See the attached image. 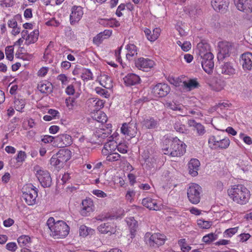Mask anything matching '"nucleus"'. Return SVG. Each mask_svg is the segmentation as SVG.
<instances>
[{
	"instance_id": "nucleus-1",
	"label": "nucleus",
	"mask_w": 252,
	"mask_h": 252,
	"mask_svg": "<svg viewBox=\"0 0 252 252\" xmlns=\"http://www.w3.org/2000/svg\"><path fill=\"white\" fill-rule=\"evenodd\" d=\"M44 231L50 233L55 239L65 237L69 232V227L63 220L55 222L53 217H50L47 221Z\"/></svg>"
},
{
	"instance_id": "nucleus-2",
	"label": "nucleus",
	"mask_w": 252,
	"mask_h": 252,
	"mask_svg": "<svg viewBox=\"0 0 252 252\" xmlns=\"http://www.w3.org/2000/svg\"><path fill=\"white\" fill-rule=\"evenodd\" d=\"M164 143L165 145L163 146L162 150L165 155L178 157L183 155L186 152V144L177 137L173 140L166 139Z\"/></svg>"
},
{
	"instance_id": "nucleus-3",
	"label": "nucleus",
	"mask_w": 252,
	"mask_h": 252,
	"mask_svg": "<svg viewBox=\"0 0 252 252\" xmlns=\"http://www.w3.org/2000/svg\"><path fill=\"white\" fill-rule=\"evenodd\" d=\"M230 197L235 202L245 204L250 197L249 190L243 185H235L228 190Z\"/></svg>"
},
{
	"instance_id": "nucleus-4",
	"label": "nucleus",
	"mask_w": 252,
	"mask_h": 252,
	"mask_svg": "<svg viewBox=\"0 0 252 252\" xmlns=\"http://www.w3.org/2000/svg\"><path fill=\"white\" fill-rule=\"evenodd\" d=\"M35 174L39 181L40 184L43 188H49L52 185V179L49 172L44 170L40 166L36 165L34 167Z\"/></svg>"
},
{
	"instance_id": "nucleus-5",
	"label": "nucleus",
	"mask_w": 252,
	"mask_h": 252,
	"mask_svg": "<svg viewBox=\"0 0 252 252\" xmlns=\"http://www.w3.org/2000/svg\"><path fill=\"white\" fill-rule=\"evenodd\" d=\"M202 188L198 185L191 183L188 189L187 195L189 201L192 204L198 203L200 200Z\"/></svg>"
},
{
	"instance_id": "nucleus-6",
	"label": "nucleus",
	"mask_w": 252,
	"mask_h": 252,
	"mask_svg": "<svg viewBox=\"0 0 252 252\" xmlns=\"http://www.w3.org/2000/svg\"><path fill=\"white\" fill-rule=\"evenodd\" d=\"M147 243L150 247H158L163 245L166 240V237L163 234L156 233L151 234L150 233H147L145 235V239Z\"/></svg>"
},
{
	"instance_id": "nucleus-7",
	"label": "nucleus",
	"mask_w": 252,
	"mask_h": 252,
	"mask_svg": "<svg viewBox=\"0 0 252 252\" xmlns=\"http://www.w3.org/2000/svg\"><path fill=\"white\" fill-rule=\"evenodd\" d=\"M23 192L22 197L29 205H32L35 203L37 196L38 189L32 184H30Z\"/></svg>"
},
{
	"instance_id": "nucleus-8",
	"label": "nucleus",
	"mask_w": 252,
	"mask_h": 252,
	"mask_svg": "<svg viewBox=\"0 0 252 252\" xmlns=\"http://www.w3.org/2000/svg\"><path fill=\"white\" fill-rule=\"evenodd\" d=\"M237 9L252 16V0H234Z\"/></svg>"
},
{
	"instance_id": "nucleus-9",
	"label": "nucleus",
	"mask_w": 252,
	"mask_h": 252,
	"mask_svg": "<svg viewBox=\"0 0 252 252\" xmlns=\"http://www.w3.org/2000/svg\"><path fill=\"white\" fill-rule=\"evenodd\" d=\"M202 59L201 64L204 70L208 74L212 72L214 66V56L212 53H208L204 56L200 57Z\"/></svg>"
},
{
	"instance_id": "nucleus-10",
	"label": "nucleus",
	"mask_w": 252,
	"mask_h": 252,
	"mask_svg": "<svg viewBox=\"0 0 252 252\" xmlns=\"http://www.w3.org/2000/svg\"><path fill=\"white\" fill-rule=\"evenodd\" d=\"M218 47L219 48L218 58L220 59L228 57L233 49V44L227 41L219 42Z\"/></svg>"
},
{
	"instance_id": "nucleus-11",
	"label": "nucleus",
	"mask_w": 252,
	"mask_h": 252,
	"mask_svg": "<svg viewBox=\"0 0 252 252\" xmlns=\"http://www.w3.org/2000/svg\"><path fill=\"white\" fill-rule=\"evenodd\" d=\"M152 92L155 96L162 97L170 93V87L167 84L158 83L153 88Z\"/></svg>"
},
{
	"instance_id": "nucleus-12",
	"label": "nucleus",
	"mask_w": 252,
	"mask_h": 252,
	"mask_svg": "<svg viewBox=\"0 0 252 252\" xmlns=\"http://www.w3.org/2000/svg\"><path fill=\"white\" fill-rule=\"evenodd\" d=\"M121 132L124 135L130 138L134 137L137 133V124L135 123L130 122L128 124L124 123L121 128Z\"/></svg>"
},
{
	"instance_id": "nucleus-13",
	"label": "nucleus",
	"mask_w": 252,
	"mask_h": 252,
	"mask_svg": "<svg viewBox=\"0 0 252 252\" xmlns=\"http://www.w3.org/2000/svg\"><path fill=\"white\" fill-rule=\"evenodd\" d=\"M72 142L71 136L67 134H61L56 137L55 146L58 147H66L71 145Z\"/></svg>"
},
{
	"instance_id": "nucleus-14",
	"label": "nucleus",
	"mask_w": 252,
	"mask_h": 252,
	"mask_svg": "<svg viewBox=\"0 0 252 252\" xmlns=\"http://www.w3.org/2000/svg\"><path fill=\"white\" fill-rule=\"evenodd\" d=\"M135 64L138 69L147 71L153 67L154 62L147 58H140L135 61Z\"/></svg>"
},
{
	"instance_id": "nucleus-15",
	"label": "nucleus",
	"mask_w": 252,
	"mask_h": 252,
	"mask_svg": "<svg viewBox=\"0 0 252 252\" xmlns=\"http://www.w3.org/2000/svg\"><path fill=\"white\" fill-rule=\"evenodd\" d=\"M240 63L245 70H251L252 69V53L246 52L242 54Z\"/></svg>"
},
{
	"instance_id": "nucleus-16",
	"label": "nucleus",
	"mask_w": 252,
	"mask_h": 252,
	"mask_svg": "<svg viewBox=\"0 0 252 252\" xmlns=\"http://www.w3.org/2000/svg\"><path fill=\"white\" fill-rule=\"evenodd\" d=\"M229 3V0H212L211 4L214 10L219 12H225Z\"/></svg>"
},
{
	"instance_id": "nucleus-17",
	"label": "nucleus",
	"mask_w": 252,
	"mask_h": 252,
	"mask_svg": "<svg viewBox=\"0 0 252 252\" xmlns=\"http://www.w3.org/2000/svg\"><path fill=\"white\" fill-rule=\"evenodd\" d=\"M83 15V11L81 6H74L72 8V12L70 15V24L74 23L80 21Z\"/></svg>"
},
{
	"instance_id": "nucleus-18",
	"label": "nucleus",
	"mask_w": 252,
	"mask_h": 252,
	"mask_svg": "<svg viewBox=\"0 0 252 252\" xmlns=\"http://www.w3.org/2000/svg\"><path fill=\"white\" fill-rule=\"evenodd\" d=\"M125 84L126 86H131L140 83V77L134 73H128L124 78Z\"/></svg>"
},
{
	"instance_id": "nucleus-19",
	"label": "nucleus",
	"mask_w": 252,
	"mask_h": 252,
	"mask_svg": "<svg viewBox=\"0 0 252 252\" xmlns=\"http://www.w3.org/2000/svg\"><path fill=\"white\" fill-rule=\"evenodd\" d=\"M199 161L196 159H191L188 164V168L189 173L193 177L196 176L198 175V170L200 166Z\"/></svg>"
},
{
	"instance_id": "nucleus-20",
	"label": "nucleus",
	"mask_w": 252,
	"mask_h": 252,
	"mask_svg": "<svg viewBox=\"0 0 252 252\" xmlns=\"http://www.w3.org/2000/svg\"><path fill=\"white\" fill-rule=\"evenodd\" d=\"M142 204L150 210L157 211L160 209V207L157 205V201L150 197L143 199Z\"/></svg>"
},
{
	"instance_id": "nucleus-21",
	"label": "nucleus",
	"mask_w": 252,
	"mask_h": 252,
	"mask_svg": "<svg viewBox=\"0 0 252 252\" xmlns=\"http://www.w3.org/2000/svg\"><path fill=\"white\" fill-rule=\"evenodd\" d=\"M220 69L221 73L227 75H233L236 73L235 69L232 64L229 62L224 63Z\"/></svg>"
},
{
	"instance_id": "nucleus-22",
	"label": "nucleus",
	"mask_w": 252,
	"mask_h": 252,
	"mask_svg": "<svg viewBox=\"0 0 252 252\" xmlns=\"http://www.w3.org/2000/svg\"><path fill=\"white\" fill-rule=\"evenodd\" d=\"M141 123L142 126L147 129H154L157 127L158 121L154 118L149 116L144 118Z\"/></svg>"
},
{
	"instance_id": "nucleus-23",
	"label": "nucleus",
	"mask_w": 252,
	"mask_h": 252,
	"mask_svg": "<svg viewBox=\"0 0 252 252\" xmlns=\"http://www.w3.org/2000/svg\"><path fill=\"white\" fill-rule=\"evenodd\" d=\"M56 155L59 158V160L60 161V162H62L63 165L71 158V152L67 149H61Z\"/></svg>"
},
{
	"instance_id": "nucleus-24",
	"label": "nucleus",
	"mask_w": 252,
	"mask_h": 252,
	"mask_svg": "<svg viewBox=\"0 0 252 252\" xmlns=\"http://www.w3.org/2000/svg\"><path fill=\"white\" fill-rule=\"evenodd\" d=\"M37 88L42 93L48 94L52 91V84L46 81L39 82L38 84Z\"/></svg>"
},
{
	"instance_id": "nucleus-25",
	"label": "nucleus",
	"mask_w": 252,
	"mask_h": 252,
	"mask_svg": "<svg viewBox=\"0 0 252 252\" xmlns=\"http://www.w3.org/2000/svg\"><path fill=\"white\" fill-rule=\"evenodd\" d=\"M197 47L198 50V54L200 57L204 56L208 53H211L210 51V46L207 43H199Z\"/></svg>"
},
{
	"instance_id": "nucleus-26",
	"label": "nucleus",
	"mask_w": 252,
	"mask_h": 252,
	"mask_svg": "<svg viewBox=\"0 0 252 252\" xmlns=\"http://www.w3.org/2000/svg\"><path fill=\"white\" fill-rule=\"evenodd\" d=\"M39 32L38 30H34L29 34L25 38L26 45H30L35 42L38 37Z\"/></svg>"
},
{
	"instance_id": "nucleus-27",
	"label": "nucleus",
	"mask_w": 252,
	"mask_h": 252,
	"mask_svg": "<svg viewBox=\"0 0 252 252\" xmlns=\"http://www.w3.org/2000/svg\"><path fill=\"white\" fill-rule=\"evenodd\" d=\"M126 222L129 226L131 235H134L138 226L137 221L133 218H129L126 219Z\"/></svg>"
},
{
	"instance_id": "nucleus-28",
	"label": "nucleus",
	"mask_w": 252,
	"mask_h": 252,
	"mask_svg": "<svg viewBox=\"0 0 252 252\" xmlns=\"http://www.w3.org/2000/svg\"><path fill=\"white\" fill-rule=\"evenodd\" d=\"M183 87L188 89V91L197 88L199 86V83L195 79H190L188 82L184 81L183 83Z\"/></svg>"
},
{
	"instance_id": "nucleus-29",
	"label": "nucleus",
	"mask_w": 252,
	"mask_h": 252,
	"mask_svg": "<svg viewBox=\"0 0 252 252\" xmlns=\"http://www.w3.org/2000/svg\"><path fill=\"white\" fill-rule=\"evenodd\" d=\"M126 49L128 53L126 55V57L128 60H131V58L137 54L136 47L134 44H128L126 46Z\"/></svg>"
},
{
	"instance_id": "nucleus-30",
	"label": "nucleus",
	"mask_w": 252,
	"mask_h": 252,
	"mask_svg": "<svg viewBox=\"0 0 252 252\" xmlns=\"http://www.w3.org/2000/svg\"><path fill=\"white\" fill-rule=\"evenodd\" d=\"M93 119L97 122L103 124L107 121V116L106 114L102 111H97L93 117Z\"/></svg>"
},
{
	"instance_id": "nucleus-31",
	"label": "nucleus",
	"mask_w": 252,
	"mask_h": 252,
	"mask_svg": "<svg viewBox=\"0 0 252 252\" xmlns=\"http://www.w3.org/2000/svg\"><path fill=\"white\" fill-rule=\"evenodd\" d=\"M26 102L25 99L21 98H16L14 101V107L17 111H20L24 108Z\"/></svg>"
},
{
	"instance_id": "nucleus-32",
	"label": "nucleus",
	"mask_w": 252,
	"mask_h": 252,
	"mask_svg": "<svg viewBox=\"0 0 252 252\" xmlns=\"http://www.w3.org/2000/svg\"><path fill=\"white\" fill-rule=\"evenodd\" d=\"M98 231L101 233L106 234L108 232L112 233V227L108 223L101 224L97 228Z\"/></svg>"
},
{
	"instance_id": "nucleus-33",
	"label": "nucleus",
	"mask_w": 252,
	"mask_h": 252,
	"mask_svg": "<svg viewBox=\"0 0 252 252\" xmlns=\"http://www.w3.org/2000/svg\"><path fill=\"white\" fill-rule=\"evenodd\" d=\"M218 236L213 233L208 234L204 236L202 238L203 242L206 244H209L217 239Z\"/></svg>"
},
{
	"instance_id": "nucleus-34",
	"label": "nucleus",
	"mask_w": 252,
	"mask_h": 252,
	"mask_svg": "<svg viewBox=\"0 0 252 252\" xmlns=\"http://www.w3.org/2000/svg\"><path fill=\"white\" fill-rule=\"evenodd\" d=\"M94 230L91 228H89L84 225H82L80 227L79 233L80 236H86L90 234L93 233Z\"/></svg>"
},
{
	"instance_id": "nucleus-35",
	"label": "nucleus",
	"mask_w": 252,
	"mask_h": 252,
	"mask_svg": "<svg viewBox=\"0 0 252 252\" xmlns=\"http://www.w3.org/2000/svg\"><path fill=\"white\" fill-rule=\"evenodd\" d=\"M117 143L114 140H111L104 144V149L109 153H112L115 149Z\"/></svg>"
},
{
	"instance_id": "nucleus-36",
	"label": "nucleus",
	"mask_w": 252,
	"mask_h": 252,
	"mask_svg": "<svg viewBox=\"0 0 252 252\" xmlns=\"http://www.w3.org/2000/svg\"><path fill=\"white\" fill-rule=\"evenodd\" d=\"M30 238L27 235H23L18 238L17 241L19 245L22 247L27 246L30 242Z\"/></svg>"
},
{
	"instance_id": "nucleus-37",
	"label": "nucleus",
	"mask_w": 252,
	"mask_h": 252,
	"mask_svg": "<svg viewBox=\"0 0 252 252\" xmlns=\"http://www.w3.org/2000/svg\"><path fill=\"white\" fill-rule=\"evenodd\" d=\"M81 77L84 81H88L93 79V73L89 69H84Z\"/></svg>"
},
{
	"instance_id": "nucleus-38",
	"label": "nucleus",
	"mask_w": 252,
	"mask_h": 252,
	"mask_svg": "<svg viewBox=\"0 0 252 252\" xmlns=\"http://www.w3.org/2000/svg\"><path fill=\"white\" fill-rule=\"evenodd\" d=\"M198 226L202 229H208L212 225V222L200 219L197 220Z\"/></svg>"
},
{
	"instance_id": "nucleus-39",
	"label": "nucleus",
	"mask_w": 252,
	"mask_h": 252,
	"mask_svg": "<svg viewBox=\"0 0 252 252\" xmlns=\"http://www.w3.org/2000/svg\"><path fill=\"white\" fill-rule=\"evenodd\" d=\"M230 144V140L228 138H225L222 139H219L217 148L226 149Z\"/></svg>"
},
{
	"instance_id": "nucleus-40",
	"label": "nucleus",
	"mask_w": 252,
	"mask_h": 252,
	"mask_svg": "<svg viewBox=\"0 0 252 252\" xmlns=\"http://www.w3.org/2000/svg\"><path fill=\"white\" fill-rule=\"evenodd\" d=\"M6 58L9 61H12L14 58L13 52L14 50L13 46H9L5 48V50Z\"/></svg>"
},
{
	"instance_id": "nucleus-41",
	"label": "nucleus",
	"mask_w": 252,
	"mask_h": 252,
	"mask_svg": "<svg viewBox=\"0 0 252 252\" xmlns=\"http://www.w3.org/2000/svg\"><path fill=\"white\" fill-rule=\"evenodd\" d=\"M59 158L58 157L56 154L54 155L50 159V164L56 167L60 168L63 166L62 162L59 160Z\"/></svg>"
},
{
	"instance_id": "nucleus-42",
	"label": "nucleus",
	"mask_w": 252,
	"mask_h": 252,
	"mask_svg": "<svg viewBox=\"0 0 252 252\" xmlns=\"http://www.w3.org/2000/svg\"><path fill=\"white\" fill-rule=\"evenodd\" d=\"M238 230V227L227 229L224 232L223 236L224 237H231L237 232Z\"/></svg>"
},
{
	"instance_id": "nucleus-43",
	"label": "nucleus",
	"mask_w": 252,
	"mask_h": 252,
	"mask_svg": "<svg viewBox=\"0 0 252 252\" xmlns=\"http://www.w3.org/2000/svg\"><path fill=\"white\" fill-rule=\"evenodd\" d=\"M92 211L93 207H91L90 206H82L80 213L83 216H89Z\"/></svg>"
},
{
	"instance_id": "nucleus-44",
	"label": "nucleus",
	"mask_w": 252,
	"mask_h": 252,
	"mask_svg": "<svg viewBox=\"0 0 252 252\" xmlns=\"http://www.w3.org/2000/svg\"><path fill=\"white\" fill-rule=\"evenodd\" d=\"M166 106L167 108L174 111H180L181 110V107H180V105L176 104L174 102H167L166 103Z\"/></svg>"
},
{
	"instance_id": "nucleus-45",
	"label": "nucleus",
	"mask_w": 252,
	"mask_h": 252,
	"mask_svg": "<svg viewBox=\"0 0 252 252\" xmlns=\"http://www.w3.org/2000/svg\"><path fill=\"white\" fill-rule=\"evenodd\" d=\"M95 91L97 94L104 96L105 98H107L109 96L108 92L105 89L99 87H97L95 89Z\"/></svg>"
},
{
	"instance_id": "nucleus-46",
	"label": "nucleus",
	"mask_w": 252,
	"mask_h": 252,
	"mask_svg": "<svg viewBox=\"0 0 252 252\" xmlns=\"http://www.w3.org/2000/svg\"><path fill=\"white\" fill-rule=\"evenodd\" d=\"M56 137H53L50 135H45L42 139V141L45 143H53V145L55 146V140Z\"/></svg>"
},
{
	"instance_id": "nucleus-47",
	"label": "nucleus",
	"mask_w": 252,
	"mask_h": 252,
	"mask_svg": "<svg viewBox=\"0 0 252 252\" xmlns=\"http://www.w3.org/2000/svg\"><path fill=\"white\" fill-rule=\"evenodd\" d=\"M121 156L118 153H110L107 157V159L109 161H117L119 160Z\"/></svg>"
},
{
	"instance_id": "nucleus-48",
	"label": "nucleus",
	"mask_w": 252,
	"mask_h": 252,
	"mask_svg": "<svg viewBox=\"0 0 252 252\" xmlns=\"http://www.w3.org/2000/svg\"><path fill=\"white\" fill-rule=\"evenodd\" d=\"M240 138L243 139V141L248 145L252 144V138L246 135L244 133H241L239 135Z\"/></svg>"
},
{
	"instance_id": "nucleus-49",
	"label": "nucleus",
	"mask_w": 252,
	"mask_h": 252,
	"mask_svg": "<svg viewBox=\"0 0 252 252\" xmlns=\"http://www.w3.org/2000/svg\"><path fill=\"white\" fill-rule=\"evenodd\" d=\"M120 26V24L119 21H117L115 19H108L107 22V26H109L110 27H118Z\"/></svg>"
},
{
	"instance_id": "nucleus-50",
	"label": "nucleus",
	"mask_w": 252,
	"mask_h": 252,
	"mask_svg": "<svg viewBox=\"0 0 252 252\" xmlns=\"http://www.w3.org/2000/svg\"><path fill=\"white\" fill-rule=\"evenodd\" d=\"M94 101H96L95 103V105L94 106V111L96 110L97 111H99V110L103 107L104 106V102L101 100H94Z\"/></svg>"
},
{
	"instance_id": "nucleus-51",
	"label": "nucleus",
	"mask_w": 252,
	"mask_h": 252,
	"mask_svg": "<svg viewBox=\"0 0 252 252\" xmlns=\"http://www.w3.org/2000/svg\"><path fill=\"white\" fill-rule=\"evenodd\" d=\"M195 128L197 131V133L199 135H202L204 134L205 130L204 129V126L201 124L199 123L198 124H196Z\"/></svg>"
},
{
	"instance_id": "nucleus-52",
	"label": "nucleus",
	"mask_w": 252,
	"mask_h": 252,
	"mask_svg": "<svg viewBox=\"0 0 252 252\" xmlns=\"http://www.w3.org/2000/svg\"><path fill=\"white\" fill-rule=\"evenodd\" d=\"M6 248L9 251L15 252L17 249V246L15 243L10 242L6 244Z\"/></svg>"
},
{
	"instance_id": "nucleus-53",
	"label": "nucleus",
	"mask_w": 252,
	"mask_h": 252,
	"mask_svg": "<svg viewBox=\"0 0 252 252\" xmlns=\"http://www.w3.org/2000/svg\"><path fill=\"white\" fill-rule=\"evenodd\" d=\"M219 139H217L214 136L210 137L208 140V143L211 145L212 144L213 147L217 148L218 144Z\"/></svg>"
},
{
	"instance_id": "nucleus-54",
	"label": "nucleus",
	"mask_w": 252,
	"mask_h": 252,
	"mask_svg": "<svg viewBox=\"0 0 252 252\" xmlns=\"http://www.w3.org/2000/svg\"><path fill=\"white\" fill-rule=\"evenodd\" d=\"M159 29L156 28L153 30V33L152 34V37H150V41H154L156 40L159 35Z\"/></svg>"
},
{
	"instance_id": "nucleus-55",
	"label": "nucleus",
	"mask_w": 252,
	"mask_h": 252,
	"mask_svg": "<svg viewBox=\"0 0 252 252\" xmlns=\"http://www.w3.org/2000/svg\"><path fill=\"white\" fill-rule=\"evenodd\" d=\"M105 38L106 37H104L102 33H99L94 37L93 41L95 43H99Z\"/></svg>"
},
{
	"instance_id": "nucleus-56",
	"label": "nucleus",
	"mask_w": 252,
	"mask_h": 252,
	"mask_svg": "<svg viewBox=\"0 0 252 252\" xmlns=\"http://www.w3.org/2000/svg\"><path fill=\"white\" fill-rule=\"evenodd\" d=\"M26 154L24 152L19 151L16 158L17 162H23L26 158Z\"/></svg>"
},
{
	"instance_id": "nucleus-57",
	"label": "nucleus",
	"mask_w": 252,
	"mask_h": 252,
	"mask_svg": "<svg viewBox=\"0 0 252 252\" xmlns=\"http://www.w3.org/2000/svg\"><path fill=\"white\" fill-rule=\"evenodd\" d=\"M14 4V0H3L1 1V5L6 7H9L13 6Z\"/></svg>"
},
{
	"instance_id": "nucleus-58",
	"label": "nucleus",
	"mask_w": 252,
	"mask_h": 252,
	"mask_svg": "<svg viewBox=\"0 0 252 252\" xmlns=\"http://www.w3.org/2000/svg\"><path fill=\"white\" fill-rule=\"evenodd\" d=\"M238 237L240 239V242H245L251 237V235L249 233H242L239 235Z\"/></svg>"
},
{
	"instance_id": "nucleus-59",
	"label": "nucleus",
	"mask_w": 252,
	"mask_h": 252,
	"mask_svg": "<svg viewBox=\"0 0 252 252\" xmlns=\"http://www.w3.org/2000/svg\"><path fill=\"white\" fill-rule=\"evenodd\" d=\"M93 193L96 196L99 197L103 198L107 196V194L106 193H105L102 190L98 189L94 190L93 191Z\"/></svg>"
},
{
	"instance_id": "nucleus-60",
	"label": "nucleus",
	"mask_w": 252,
	"mask_h": 252,
	"mask_svg": "<svg viewBox=\"0 0 252 252\" xmlns=\"http://www.w3.org/2000/svg\"><path fill=\"white\" fill-rule=\"evenodd\" d=\"M126 5L125 4L122 3L117 8V9L116 12V14L118 17H121L122 16V13L121 11L124 10L125 9Z\"/></svg>"
},
{
	"instance_id": "nucleus-61",
	"label": "nucleus",
	"mask_w": 252,
	"mask_h": 252,
	"mask_svg": "<svg viewBox=\"0 0 252 252\" xmlns=\"http://www.w3.org/2000/svg\"><path fill=\"white\" fill-rule=\"evenodd\" d=\"M191 48V44L189 42L185 41L182 45V49L184 51H188Z\"/></svg>"
},
{
	"instance_id": "nucleus-62",
	"label": "nucleus",
	"mask_w": 252,
	"mask_h": 252,
	"mask_svg": "<svg viewBox=\"0 0 252 252\" xmlns=\"http://www.w3.org/2000/svg\"><path fill=\"white\" fill-rule=\"evenodd\" d=\"M57 79L61 81L63 84H65L67 82V77L64 74H61L57 77Z\"/></svg>"
},
{
	"instance_id": "nucleus-63",
	"label": "nucleus",
	"mask_w": 252,
	"mask_h": 252,
	"mask_svg": "<svg viewBox=\"0 0 252 252\" xmlns=\"http://www.w3.org/2000/svg\"><path fill=\"white\" fill-rule=\"evenodd\" d=\"M183 82H184V81H182L181 79H180L179 78H177L176 79H173V82H172V83L174 86H175L176 87H178V86H183Z\"/></svg>"
},
{
	"instance_id": "nucleus-64",
	"label": "nucleus",
	"mask_w": 252,
	"mask_h": 252,
	"mask_svg": "<svg viewBox=\"0 0 252 252\" xmlns=\"http://www.w3.org/2000/svg\"><path fill=\"white\" fill-rule=\"evenodd\" d=\"M8 26L10 28H16L17 22L15 19L9 20L7 23Z\"/></svg>"
}]
</instances>
